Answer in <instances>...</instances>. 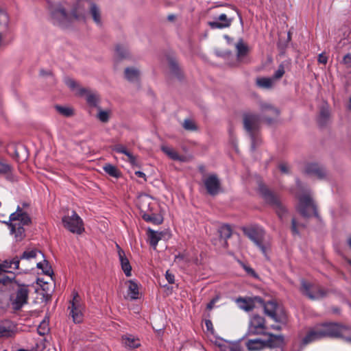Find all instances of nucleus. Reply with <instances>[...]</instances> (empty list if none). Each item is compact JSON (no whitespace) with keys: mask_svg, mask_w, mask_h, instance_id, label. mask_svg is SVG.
I'll list each match as a JSON object with an SVG mask.
<instances>
[{"mask_svg":"<svg viewBox=\"0 0 351 351\" xmlns=\"http://www.w3.org/2000/svg\"><path fill=\"white\" fill-rule=\"evenodd\" d=\"M325 337L342 338L351 343V326L334 322L317 324L308 331L302 342L308 344Z\"/></svg>","mask_w":351,"mask_h":351,"instance_id":"nucleus-1","label":"nucleus"},{"mask_svg":"<svg viewBox=\"0 0 351 351\" xmlns=\"http://www.w3.org/2000/svg\"><path fill=\"white\" fill-rule=\"evenodd\" d=\"M29 204L23 202L18 206L16 211L10 215L9 221H3L10 229V233L14 235L17 241H22L25 237V227L32 223L29 215L25 210Z\"/></svg>","mask_w":351,"mask_h":351,"instance_id":"nucleus-2","label":"nucleus"},{"mask_svg":"<svg viewBox=\"0 0 351 351\" xmlns=\"http://www.w3.org/2000/svg\"><path fill=\"white\" fill-rule=\"evenodd\" d=\"M48 9L51 22L62 27L68 26L73 19L80 20L84 18V10L79 4L73 8L70 14L59 3L49 2Z\"/></svg>","mask_w":351,"mask_h":351,"instance_id":"nucleus-3","label":"nucleus"},{"mask_svg":"<svg viewBox=\"0 0 351 351\" xmlns=\"http://www.w3.org/2000/svg\"><path fill=\"white\" fill-rule=\"evenodd\" d=\"M62 222L64 227L72 233L80 234L84 231L83 221L74 210L68 212L64 215Z\"/></svg>","mask_w":351,"mask_h":351,"instance_id":"nucleus-4","label":"nucleus"},{"mask_svg":"<svg viewBox=\"0 0 351 351\" xmlns=\"http://www.w3.org/2000/svg\"><path fill=\"white\" fill-rule=\"evenodd\" d=\"M263 308L265 315L276 322L280 324L287 322V317L285 310L275 301L270 300L264 303Z\"/></svg>","mask_w":351,"mask_h":351,"instance_id":"nucleus-5","label":"nucleus"},{"mask_svg":"<svg viewBox=\"0 0 351 351\" xmlns=\"http://www.w3.org/2000/svg\"><path fill=\"white\" fill-rule=\"evenodd\" d=\"M261 120L258 115L252 113L245 114L243 117L244 128L250 135L252 149H254L259 143V140L255 136V132L259 128Z\"/></svg>","mask_w":351,"mask_h":351,"instance_id":"nucleus-6","label":"nucleus"},{"mask_svg":"<svg viewBox=\"0 0 351 351\" xmlns=\"http://www.w3.org/2000/svg\"><path fill=\"white\" fill-rule=\"evenodd\" d=\"M301 293L311 300H319L327 295L328 291L320 286L308 282L304 280H301Z\"/></svg>","mask_w":351,"mask_h":351,"instance_id":"nucleus-7","label":"nucleus"},{"mask_svg":"<svg viewBox=\"0 0 351 351\" xmlns=\"http://www.w3.org/2000/svg\"><path fill=\"white\" fill-rule=\"evenodd\" d=\"M259 191L264 200L276 210L278 215L280 218L282 217L286 210L279 197L263 185L260 186Z\"/></svg>","mask_w":351,"mask_h":351,"instance_id":"nucleus-8","label":"nucleus"},{"mask_svg":"<svg viewBox=\"0 0 351 351\" xmlns=\"http://www.w3.org/2000/svg\"><path fill=\"white\" fill-rule=\"evenodd\" d=\"M297 210L304 217L317 216L315 204L308 193H304L299 197Z\"/></svg>","mask_w":351,"mask_h":351,"instance_id":"nucleus-9","label":"nucleus"},{"mask_svg":"<svg viewBox=\"0 0 351 351\" xmlns=\"http://www.w3.org/2000/svg\"><path fill=\"white\" fill-rule=\"evenodd\" d=\"M29 294V289L27 285H18L15 291L10 295V303L12 308L19 310L27 303Z\"/></svg>","mask_w":351,"mask_h":351,"instance_id":"nucleus-10","label":"nucleus"},{"mask_svg":"<svg viewBox=\"0 0 351 351\" xmlns=\"http://www.w3.org/2000/svg\"><path fill=\"white\" fill-rule=\"evenodd\" d=\"M69 308L71 309L70 315L75 323H80L83 318L84 306L81 302V298L77 292H73V299L70 302Z\"/></svg>","mask_w":351,"mask_h":351,"instance_id":"nucleus-11","label":"nucleus"},{"mask_svg":"<svg viewBox=\"0 0 351 351\" xmlns=\"http://www.w3.org/2000/svg\"><path fill=\"white\" fill-rule=\"evenodd\" d=\"M265 330V319L258 315H254L250 320L248 333L250 335H264L266 334Z\"/></svg>","mask_w":351,"mask_h":351,"instance_id":"nucleus-12","label":"nucleus"},{"mask_svg":"<svg viewBox=\"0 0 351 351\" xmlns=\"http://www.w3.org/2000/svg\"><path fill=\"white\" fill-rule=\"evenodd\" d=\"M261 119L267 124H272L278 118L279 111L271 105L263 103L261 105Z\"/></svg>","mask_w":351,"mask_h":351,"instance_id":"nucleus-13","label":"nucleus"},{"mask_svg":"<svg viewBox=\"0 0 351 351\" xmlns=\"http://www.w3.org/2000/svg\"><path fill=\"white\" fill-rule=\"evenodd\" d=\"M243 232L244 234L255 243V245L263 241L265 235L264 230L258 226L245 228L243 229Z\"/></svg>","mask_w":351,"mask_h":351,"instance_id":"nucleus-14","label":"nucleus"},{"mask_svg":"<svg viewBox=\"0 0 351 351\" xmlns=\"http://www.w3.org/2000/svg\"><path fill=\"white\" fill-rule=\"evenodd\" d=\"M234 19V16L228 17L226 14H221L215 21H210L208 24L212 29H224L229 27Z\"/></svg>","mask_w":351,"mask_h":351,"instance_id":"nucleus-15","label":"nucleus"},{"mask_svg":"<svg viewBox=\"0 0 351 351\" xmlns=\"http://www.w3.org/2000/svg\"><path fill=\"white\" fill-rule=\"evenodd\" d=\"M208 193L211 195H215L219 192L220 182L216 175L208 176L204 181Z\"/></svg>","mask_w":351,"mask_h":351,"instance_id":"nucleus-16","label":"nucleus"},{"mask_svg":"<svg viewBox=\"0 0 351 351\" xmlns=\"http://www.w3.org/2000/svg\"><path fill=\"white\" fill-rule=\"evenodd\" d=\"M78 94L80 96H84L86 98L87 104L92 107H98L97 105L99 102V95L95 91L80 88L78 90Z\"/></svg>","mask_w":351,"mask_h":351,"instance_id":"nucleus-17","label":"nucleus"},{"mask_svg":"<svg viewBox=\"0 0 351 351\" xmlns=\"http://www.w3.org/2000/svg\"><path fill=\"white\" fill-rule=\"evenodd\" d=\"M255 302L260 303L263 302L262 299L260 297L254 298H239L236 300V302L238 306L245 311H250L253 310L255 306Z\"/></svg>","mask_w":351,"mask_h":351,"instance_id":"nucleus-18","label":"nucleus"},{"mask_svg":"<svg viewBox=\"0 0 351 351\" xmlns=\"http://www.w3.org/2000/svg\"><path fill=\"white\" fill-rule=\"evenodd\" d=\"M116 247L117 250V253L120 261V264L121 266V269L123 271L125 275L127 277H130L132 276V267L129 262V260L125 256V252L120 247V246L117 243Z\"/></svg>","mask_w":351,"mask_h":351,"instance_id":"nucleus-19","label":"nucleus"},{"mask_svg":"<svg viewBox=\"0 0 351 351\" xmlns=\"http://www.w3.org/2000/svg\"><path fill=\"white\" fill-rule=\"evenodd\" d=\"M16 331V326L12 322L5 320L0 322V337H11Z\"/></svg>","mask_w":351,"mask_h":351,"instance_id":"nucleus-20","label":"nucleus"},{"mask_svg":"<svg viewBox=\"0 0 351 351\" xmlns=\"http://www.w3.org/2000/svg\"><path fill=\"white\" fill-rule=\"evenodd\" d=\"M20 259L14 257L12 259H6L3 261H0V271L4 272H12L19 269Z\"/></svg>","mask_w":351,"mask_h":351,"instance_id":"nucleus-21","label":"nucleus"},{"mask_svg":"<svg viewBox=\"0 0 351 351\" xmlns=\"http://www.w3.org/2000/svg\"><path fill=\"white\" fill-rule=\"evenodd\" d=\"M136 204L141 210V215L151 210L152 198L150 196L143 194L138 196Z\"/></svg>","mask_w":351,"mask_h":351,"instance_id":"nucleus-22","label":"nucleus"},{"mask_svg":"<svg viewBox=\"0 0 351 351\" xmlns=\"http://www.w3.org/2000/svg\"><path fill=\"white\" fill-rule=\"evenodd\" d=\"M305 171L306 173L315 176L318 178H323L326 176L325 169L317 164H308L306 167Z\"/></svg>","mask_w":351,"mask_h":351,"instance_id":"nucleus-23","label":"nucleus"},{"mask_svg":"<svg viewBox=\"0 0 351 351\" xmlns=\"http://www.w3.org/2000/svg\"><path fill=\"white\" fill-rule=\"evenodd\" d=\"M269 336V339L265 341L266 347L277 348L283 345L284 338L282 335H275L271 333H266Z\"/></svg>","mask_w":351,"mask_h":351,"instance_id":"nucleus-24","label":"nucleus"},{"mask_svg":"<svg viewBox=\"0 0 351 351\" xmlns=\"http://www.w3.org/2000/svg\"><path fill=\"white\" fill-rule=\"evenodd\" d=\"M245 346L249 351H259L266 347L265 341L260 339H249L245 342Z\"/></svg>","mask_w":351,"mask_h":351,"instance_id":"nucleus-25","label":"nucleus"},{"mask_svg":"<svg viewBox=\"0 0 351 351\" xmlns=\"http://www.w3.org/2000/svg\"><path fill=\"white\" fill-rule=\"evenodd\" d=\"M128 296L131 300H136L138 298L139 295V288L138 284L132 280H128Z\"/></svg>","mask_w":351,"mask_h":351,"instance_id":"nucleus-26","label":"nucleus"},{"mask_svg":"<svg viewBox=\"0 0 351 351\" xmlns=\"http://www.w3.org/2000/svg\"><path fill=\"white\" fill-rule=\"evenodd\" d=\"M147 236L149 244L154 250H156L158 241L162 239L163 236V232L154 231L150 228H148Z\"/></svg>","mask_w":351,"mask_h":351,"instance_id":"nucleus-27","label":"nucleus"},{"mask_svg":"<svg viewBox=\"0 0 351 351\" xmlns=\"http://www.w3.org/2000/svg\"><path fill=\"white\" fill-rule=\"evenodd\" d=\"M90 14L94 22L99 26L102 24L101 14L100 8L93 3L90 4Z\"/></svg>","mask_w":351,"mask_h":351,"instance_id":"nucleus-28","label":"nucleus"},{"mask_svg":"<svg viewBox=\"0 0 351 351\" xmlns=\"http://www.w3.org/2000/svg\"><path fill=\"white\" fill-rule=\"evenodd\" d=\"M142 218L147 222L152 223L155 225H160L163 221V217L160 214L156 213H143L141 215Z\"/></svg>","mask_w":351,"mask_h":351,"instance_id":"nucleus-29","label":"nucleus"},{"mask_svg":"<svg viewBox=\"0 0 351 351\" xmlns=\"http://www.w3.org/2000/svg\"><path fill=\"white\" fill-rule=\"evenodd\" d=\"M122 343L125 347L133 349L140 346V341L138 339L135 338L131 335H127L122 337Z\"/></svg>","mask_w":351,"mask_h":351,"instance_id":"nucleus-30","label":"nucleus"},{"mask_svg":"<svg viewBox=\"0 0 351 351\" xmlns=\"http://www.w3.org/2000/svg\"><path fill=\"white\" fill-rule=\"evenodd\" d=\"M162 151L165 153L171 159L173 160L183 161L184 157L180 156L178 153L173 149L172 147L169 146L163 145L161 147Z\"/></svg>","mask_w":351,"mask_h":351,"instance_id":"nucleus-31","label":"nucleus"},{"mask_svg":"<svg viewBox=\"0 0 351 351\" xmlns=\"http://www.w3.org/2000/svg\"><path fill=\"white\" fill-rule=\"evenodd\" d=\"M39 256L44 258V255L40 251L36 249H28L23 253L19 259L31 260L36 258Z\"/></svg>","mask_w":351,"mask_h":351,"instance_id":"nucleus-32","label":"nucleus"},{"mask_svg":"<svg viewBox=\"0 0 351 351\" xmlns=\"http://www.w3.org/2000/svg\"><path fill=\"white\" fill-rule=\"evenodd\" d=\"M103 169L107 174H108L111 177L119 178L121 176V171L118 169L117 167H115L113 165L109 163L106 164L104 166Z\"/></svg>","mask_w":351,"mask_h":351,"instance_id":"nucleus-33","label":"nucleus"},{"mask_svg":"<svg viewBox=\"0 0 351 351\" xmlns=\"http://www.w3.org/2000/svg\"><path fill=\"white\" fill-rule=\"evenodd\" d=\"M236 49L237 55L239 59L245 56L249 50L247 45L243 42L242 39H240L236 44Z\"/></svg>","mask_w":351,"mask_h":351,"instance_id":"nucleus-34","label":"nucleus"},{"mask_svg":"<svg viewBox=\"0 0 351 351\" xmlns=\"http://www.w3.org/2000/svg\"><path fill=\"white\" fill-rule=\"evenodd\" d=\"M125 75L128 80L136 82L138 80L140 73L139 71L135 68H127L125 70Z\"/></svg>","mask_w":351,"mask_h":351,"instance_id":"nucleus-35","label":"nucleus"},{"mask_svg":"<svg viewBox=\"0 0 351 351\" xmlns=\"http://www.w3.org/2000/svg\"><path fill=\"white\" fill-rule=\"evenodd\" d=\"M256 85L263 88H270L273 86L274 81L271 77H259L256 79Z\"/></svg>","mask_w":351,"mask_h":351,"instance_id":"nucleus-36","label":"nucleus"},{"mask_svg":"<svg viewBox=\"0 0 351 351\" xmlns=\"http://www.w3.org/2000/svg\"><path fill=\"white\" fill-rule=\"evenodd\" d=\"M114 150L117 153H121L127 156L130 163H135L136 158L130 152H128L123 145H117L114 146Z\"/></svg>","mask_w":351,"mask_h":351,"instance_id":"nucleus-37","label":"nucleus"},{"mask_svg":"<svg viewBox=\"0 0 351 351\" xmlns=\"http://www.w3.org/2000/svg\"><path fill=\"white\" fill-rule=\"evenodd\" d=\"M98 113L97 118L102 123H107L109 121L111 117L110 110H102L100 107H97Z\"/></svg>","mask_w":351,"mask_h":351,"instance_id":"nucleus-38","label":"nucleus"},{"mask_svg":"<svg viewBox=\"0 0 351 351\" xmlns=\"http://www.w3.org/2000/svg\"><path fill=\"white\" fill-rule=\"evenodd\" d=\"M220 237L223 239V242L226 244V240L232 235V230L230 226L223 225L219 229Z\"/></svg>","mask_w":351,"mask_h":351,"instance_id":"nucleus-39","label":"nucleus"},{"mask_svg":"<svg viewBox=\"0 0 351 351\" xmlns=\"http://www.w3.org/2000/svg\"><path fill=\"white\" fill-rule=\"evenodd\" d=\"M36 266L38 269H42L43 273L47 275L50 276L53 273L51 267L49 265V263L46 260H44L43 262H38L36 264Z\"/></svg>","mask_w":351,"mask_h":351,"instance_id":"nucleus-40","label":"nucleus"},{"mask_svg":"<svg viewBox=\"0 0 351 351\" xmlns=\"http://www.w3.org/2000/svg\"><path fill=\"white\" fill-rule=\"evenodd\" d=\"M115 51L117 56L120 58H124L128 56V51L124 45H117Z\"/></svg>","mask_w":351,"mask_h":351,"instance_id":"nucleus-41","label":"nucleus"},{"mask_svg":"<svg viewBox=\"0 0 351 351\" xmlns=\"http://www.w3.org/2000/svg\"><path fill=\"white\" fill-rule=\"evenodd\" d=\"M56 109L59 113L65 117H71L73 114V109L69 107L56 106Z\"/></svg>","mask_w":351,"mask_h":351,"instance_id":"nucleus-42","label":"nucleus"},{"mask_svg":"<svg viewBox=\"0 0 351 351\" xmlns=\"http://www.w3.org/2000/svg\"><path fill=\"white\" fill-rule=\"evenodd\" d=\"M182 126L186 130L194 131L197 130L195 123L191 119H185L182 123Z\"/></svg>","mask_w":351,"mask_h":351,"instance_id":"nucleus-43","label":"nucleus"},{"mask_svg":"<svg viewBox=\"0 0 351 351\" xmlns=\"http://www.w3.org/2000/svg\"><path fill=\"white\" fill-rule=\"evenodd\" d=\"M38 333L40 335H45L49 332L48 324L46 321H43L37 328Z\"/></svg>","mask_w":351,"mask_h":351,"instance_id":"nucleus-44","label":"nucleus"},{"mask_svg":"<svg viewBox=\"0 0 351 351\" xmlns=\"http://www.w3.org/2000/svg\"><path fill=\"white\" fill-rule=\"evenodd\" d=\"M174 262L179 265H182L189 262V259L184 254H179L175 256Z\"/></svg>","mask_w":351,"mask_h":351,"instance_id":"nucleus-45","label":"nucleus"},{"mask_svg":"<svg viewBox=\"0 0 351 351\" xmlns=\"http://www.w3.org/2000/svg\"><path fill=\"white\" fill-rule=\"evenodd\" d=\"M285 72V71L284 66L282 64H280L279 65L278 69L276 71L274 76L271 78H273L274 81L275 80H279L283 76Z\"/></svg>","mask_w":351,"mask_h":351,"instance_id":"nucleus-46","label":"nucleus"},{"mask_svg":"<svg viewBox=\"0 0 351 351\" xmlns=\"http://www.w3.org/2000/svg\"><path fill=\"white\" fill-rule=\"evenodd\" d=\"M8 21L9 19L6 12L0 9V25L5 24V25H8Z\"/></svg>","mask_w":351,"mask_h":351,"instance_id":"nucleus-47","label":"nucleus"},{"mask_svg":"<svg viewBox=\"0 0 351 351\" xmlns=\"http://www.w3.org/2000/svg\"><path fill=\"white\" fill-rule=\"evenodd\" d=\"M205 326H206L207 332L211 335H213L215 332V330H214L212 322L209 319L206 320Z\"/></svg>","mask_w":351,"mask_h":351,"instance_id":"nucleus-48","label":"nucleus"},{"mask_svg":"<svg viewBox=\"0 0 351 351\" xmlns=\"http://www.w3.org/2000/svg\"><path fill=\"white\" fill-rule=\"evenodd\" d=\"M170 68L175 74H177V71L179 70V66L177 62L175 60H171L169 61Z\"/></svg>","mask_w":351,"mask_h":351,"instance_id":"nucleus-49","label":"nucleus"},{"mask_svg":"<svg viewBox=\"0 0 351 351\" xmlns=\"http://www.w3.org/2000/svg\"><path fill=\"white\" fill-rule=\"evenodd\" d=\"M165 278L170 284H173L175 282V276L173 274L170 272L169 270L166 271Z\"/></svg>","mask_w":351,"mask_h":351,"instance_id":"nucleus-50","label":"nucleus"},{"mask_svg":"<svg viewBox=\"0 0 351 351\" xmlns=\"http://www.w3.org/2000/svg\"><path fill=\"white\" fill-rule=\"evenodd\" d=\"M329 117V112L327 109L323 108L320 112L319 119L326 121Z\"/></svg>","mask_w":351,"mask_h":351,"instance_id":"nucleus-51","label":"nucleus"},{"mask_svg":"<svg viewBox=\"0 0 351 351\" xmlns=\"http://www.w3.org/2000/svg\"><path fill=\"white\" fill-rule=\"evenodd\" d=\"M10 170V167L5 163L0 162V173H7Z\"/></svg>","mask_w":351,"mask_h":351,"instance_id":"nucleus-52","label":"nucleus"},{"mask_svg":"<svg viewBox=\"0 0 351 351\" xmlns=\"http://www.w3.org/2000/svg\"><path fill=\"white\" fill-rule=\"evenodd\" d=\"M291 230L294 234H298L299 233L298 228L299 226V224H298L296 220L295 219H292L291 221Z\"/></svg>","mask_w":351,"mask_h":351,"instance_id":"nucleus-53","label":"nucleus"},{"mask_svg":"<svg viewBox=\"0 0 351 351\" xmlns=\"http://www.w3.org/2000/svg\"><path fill=\"white\" fill-rule=\"evenodd\" d=\"M263 241H261L259 242L258 244H256V245L258 246L259 247V249L261 250L262 253L264 254V256L265 257L267 256V250H268V247L265 245H264L263 243H262Z\"/></svg>","mask_w":351,"mask_h":351,"instance_id":"nucleus-54","label":"nucleus"},{"mask_svg":"<svg viewBox=\"0 0 351 351\" xmlns=\"http://www.w3.org/2000/svg\"><path fill=\"white\" fill-rule=\"evenodd\" d=\"M343 62L348 67H351V54H346L343 57Z\"/></svg>","mask_w":351,"mask_h":351,"instance_id":"nucleus-55","label":"nucleus"},{"mask_svg":"<svg viewBox=\"0 0 351 351\" xmlns=\"http://www.w3.org/2000/svg\"><path fill=\"white\" fill-rule=\"evenodd\" d=\"M318 62L321 64H326L328 62V57L324 53H322L318 56Z\"/></svg>","mask_w":351,"mask_h":351,"instance_id":"nucleus-56","label":"nucleus"},{"mask_svg":"<svg viewBox=\"0 0 351 351\" xmlns=\"http://www.w3.org/2000/svg\"><path fill=\"white\" fill-rule=\"evenodd\" d=\"M66 84L71 88V89H74L76 87V82L73 79L68 78L65 80Z\"/></svg>","mask_w":351,"mask_h":351,"instance_id":"nucleus-57","label":"nucleus"},{"mask_svg":"<svg viewBox=\"0 0 351 351\" xmlns=\"http://www.w3.org/2000/svg\"><path fill=\"white\" fill-rule=\"evenodd\" d=\"M280 170L285 173H289V166L285 163H282L279 165Z\"/></svg>","mask_w":351,"mask_h":351,"instance_id":"nucleus-58","label":"nucleus"},{"mask_svg":"<svg viewBox=\"0 0 351 351\" xmlns=\"http://www.w3.org/2000/svg\"><path fill=\"white\" fill-rule=\"evenodd\" d=\"M135 174H136L138 177H139V178H143L145 180H146V176H145V174L143 172L140 171H136V172H135Z\"/></svg>","mask_w":351,"mask_h":351,"instance_id":"nucleus-59","label":"nucleus"},{"mask_svg":"<svg viewBox=\"0 0 351 351\" xmlns=\"http://www.w3.org/2000/svg\"><path fill=\"white\" fill-rule=\"evenodd\" d=\"M243 268L245 269V270L250 274H254V271L253 270V269H252L251 267H247L246 265H244L243 266Z\"/></svg>","mask_w":351,"mask_h":351,"instance_id":"nucleus-60","label":"nucleus"},{"mask_svg":"<svg viewBox=\"0 0 351 351\" xmlns=\"http://www.w3.org/2000/svg\"><path fill=\"white\" fill-rule=\"evenodd\" d=\"M8 278H5L3 275H0V283L5 284Z\"/></svg>","mask_w":351,"mask_h":351,"instance_id":"nucleus-61","label":"nucleus"},{"mask_svg":"<svg viewBox=\"0 0 351 351\" xmlns=\"http://www.w3.org/2000/svg\"><path fill=\"white\" fill-rule=\"evenodd\" d=\"M215 302V300H212V301H210V302L207 304V308H208V309H211V308H213V305H214Z\"/></svg>","mask_w":351,"mask_h":351,"instance_id":"nucleus-62","label":"nucleus"},{"mask_svg":"<svg viewBox=\"0 0 351 351\" xmlns=\"http://www.w3.org/2000/svg\"><path fill=\"white\" fill-rule=\"evenodd\" d=\"M232 351H242L241 348L239 346H234L232 348Z\"/></svg>","mask_w":351,"mask_h":351,"instance_id":"nucleus-63","label":"nucleus"},{"mask_svg":"<svg viewBox=\"0 0 351 351\" xmlns=\"http://www.w3.org/2000/svg\"><path fill=\"white\" fill-rule=\"evenodd\" d=\"M176 19V16L174 14H169L167 16V19L169 21H174Z\"/></svg>","mask_w":351,"mask_h":351,"instance_id":"nucleus-64","label":"nucleus"}]
</instances>
